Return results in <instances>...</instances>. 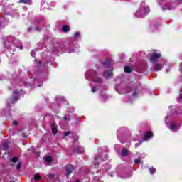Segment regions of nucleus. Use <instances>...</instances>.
I'll return each instance as SVG.
<instances>
[{
    "mask_svg": "<svg viewBox=\"0 0 182 182\" xmlns=\"http://www.w3.org/2000/svg\"><path fill=\"white\" fill-rule=\"evenodd\" d=\"M18 100V91H14V95L11 97L9 98L7 100L8 106H11V105H14Z\"/></svg>",
    "mask_w": 182,
    "mask_h": 182,
    "instance_id": "f257e3e1",
    "label": "nucleus"
},
{
    "mask_svg": "<svg viewBox=\"0 0 182 182\" xmlns=\"http://www.w3.org/2000/svg\"><path fill=\"white\" fill-rule=\"evenodd\" d=\"M70 150L73 151L74 153H79V154H82L85 152V149L77 144H74L71 148Z\"/></svg>",
    "mask_w": 182,
    "mask_h": 182,
    "instance_id": "f03ea898",
    "label": "nucleus"
},
{
    "mask_svg": "<svg viewBox=\"0 0 182 182\" xmlns=\"http://www.w3.org/2000/svg\"><path fill=\"white\" fill-rule=\"evenodd\" d=\"M127 93H130V92H133L137 90V83H134V82H131L129 86L126 88Z\"/></svg>",
    "mask_w": 182,
    "mask_h": 182,
    "instance_id": "7ed1b4c3",
    "label": "nucleus"
},
{
    "mask_svg": "<svg viewBox=\"0 0 182 182\" xmlns=\"http://www.w3.org/2000/svg\"><path fill=\"white\" fill-rule=\"evenodd\" d=\"M161 58V53H155L150 58L151 62H157Z\"/></svg>",
    "mask_w": 182,
    "mask_h": 182,
    "instance_id": "20e7f679",
    "label": "nucleus"
},
{
    "mask_svg": "<svg viewBox=\"0 0 182 182\" xmlns=\"http://www.w3.org/2000/svg\"><path fill=\"white\" fill-rule=\"evenodd\" d=\"M73 170H75L73 165H72V164L66 165L65 171L67 172V176H70V174H72V173H73Z\"/></svg>",
    "mask_w": 182,
    "mask_h": 182,
    "instance_id": "39448f33",
    "label": "nucleus"
},
{
    "mask_svg": "<svg viewBox=\"0 0 182 182\" xmlns=\"http://www.w3.org/2000/svg\"><path fill=\"white\" fill-rule=\"evenodd\" d=\"M153 136H154L153 132L151 131H148L144 135V140L145 141H147V140H149V139H151V137H153Z\"/></svg>",
    "mask_w": 182,
    "mask_h": 182,
    "instance_id": "423d86ee",
    "label": "nucleus"
},
{
    "mask_svg": "<svg viewBox=\"0 0 182 182\" xmlns=\"http://www.w3.org/2000/svg\"><path fill=\"white\" fill-rule=\"evenodd\" d=\"M103 76L104 77H105V79H109L112 77V76H113V73L112 71L111 72L105 71L104 72Z\"/></svg>",
    "mask_w": 182,
    "mask_h": 182,
    "instance_id": "0eeeda50",
    "label": "nucleus"
},
{
    "mask_svg": "<svg viewBox=\"0 0 182 182\" xmlns=\"http://www.w3.org/2000/svg\"><path fill=\"white\" fill-rule=\"evenodd\" d=\"M130 153V154H132V152H130L129 150L124 149L122 150L121 152V156H122V157H127V155Z\"/></svg>",
    "mask_w": 182,
    "mask_h": 182,
    "instance_id": "6e6552de",
    "label": "nucleus"
},
{
    "mask_svg": "<svg viewBox=\"0 0 182 182\" xmlns=\"http://www.w3.org/2000/svg\"><path fill=\"white\" fill-rule=\"evenodd\" d=\"M52 133L53 134H58V129H56V124L55 123H52L50 124Z\"/></svg>",
    "mask_w": 182,
    "mask_h": 182,
    "instance_id": "1a4fd4ad",
    "label": "nucleus"
},
{
    "mask_svg": "<svg viewBox=\"0 0 182 182\" xmlns=\"http://www.w3.org/2000/svg\"><path fill=\"white\" fill-rule=\"evenodd\" d=\"M100 97H101L102 102H106V100H107L109 99V96L107 95V94H106L105 92H102L100 94Z\"/></svg>",
    "mask_w": 182,
    "mask_h": 182,
    "instance_id": "9d476101",
    "label": "nucleus"
},
{
    "mask_svg": "<svg viewBox=\"0 0 182 182\" xmlns=\"http://www.w3.org/2000/svg\"><path fill=\"white\" fill-rule=\"evenodd\" d=\"M144 13L143 11H141V9H139L136 13V16H137L138 18H143V14Z\"/></svg>",
    "mask_w": 182,
    "mask_h": 182,
    "instance_id": "9b49d317",
    "label": "nucleus"
},
{
    "mask_svg": "<svg viewBox=\"0 0 182 182\" xmlns=\"http://www.w3.org/2000/svg\"><path fill=\"white\" fill-rule=\"evenodd\" d=\"M62 31L63 32H65V33L69 32L70 31V27L68 25H65L63 26Z\"/></svg>",
    "mask_w": 182,
    "mask_h": 182,
    "instance_id": "f8f14e48",
    "label": "nucleus"
},
{
    "mask_svg": "<svg viewBox=\"0 0 182 182\" xmlns=\"http://www.w3.org/2000/svg\"><path fill=\"white\" fill-rule=\"evenodd\" d=\"M154 69L155 70H161V69H163V65L161 64H155Z\"/></svg>",
    "mask_w": 182,
    "mask_h": 182,
    "instance_id": "ddd939ff",
    "label": "nucleus"
},
{
    "mask_svg": "<svg viewBox=\"0 0 182 182\" xmlns=\"http://www.w3.org/2000/svg\"><path fill=\"white\" fill-rule=\"evenodd\" d=\"M170 129L174 132V130H178V128H177V125H176V123H172L170 126Z\"/></svg>",
    "mask_w": 182,
    "mask_h": 182,
    "instance_id": "4468645a",
    "label": "nucleus"
},
{
    "mask_svg": "<svg viewBox=\"0 0 182 182\" xmlns=\"http://www.w3.org/2000/svg\"><path fill=\"white\" fill-rule=\"evenodd\" d=\"M53 160L52 156H47L45 158V161H46V163H52Z\"/></svg>",
    "mask_w": 182,
    "mask_h": 182,
    "instance_id": "2eb2a0df",
    "label": "nucleus"
},
{
    "mask_svg": "<svg viewBox=\"0 0 182 182\" xmlns=\"http://www.w3.org/2000/svg\"><path fill=\"white\" fill-rule=\"evenodd\" d=\"M150 12V9L147 6L144 7L143 13L144 15H147V14Z\"/></svg>",
    "mask_w": 182,
    "mask_h": 182,
    "instance_id": "dca6fc26",
    "label": "nucleus"
},
{
    "mask_svg": "<svg viewBox=\"0 0 182 182\" xmlns=\"http://www.w3.org/2000/svg\"><path fill=\"white\" fill-rule=\"evenodd\" d=\"M102 65L105 66V68H109L110 66V61L105 60L104 63H102Z\"/></svg>",
    "mask_w": 182,
    "mask_h": 182,
    "instance_id": "f3484780",
    "label": "nucleus"
},
{
    "mask_svg": "<svg viewBox=\"0 0 182 182\" xmlns=\"http://www.w3.org/2000/svg\"><path fill=\"white\" fill-rule=\"evenodd\" d=\"M124 70L126 73H130L132 72V68H130V67L126 66L124 67Z\"/></svg>",
    "mask_w": 182,
    "mask_h": 182,
    "instance_id": "a211bd4d",
    "label": "nucleus"
},
{
    "mask_svg": "<svg viewBox=\"0 0 182 182\" xmlns=\"http://www.w3.org/2000/svg\"><path fill=\"white\" fill-rule=\"evenodd\" d=\"M19 161V158L15 156L11 158V161H12V163H18V161Z\"/></svg>",
    "mask_w": 182,
    "mask_h": 182,
    "instance_id": "6ab92c4d",
    "label": "nucleus"
},
{
    "mask_svg": "<svg viewBox=\"0 0 182 182\" xmlns=\"http://www.w3.org/2000/svg\"><path fill=\"white\" fill-rule=\"evenodd\" d=\"M157 26H159V24H155V25H153L152 26H151L150 29H151V32H154V31L156 29H157Z\"/></svg>",
    "mask_w": 182,
    "mask_h": 182,
    "instance_id": "aec40b11",
    "label": "nucleus"
},
{
    "mask_svg": "<svg viewBox=\"0 0 182 182\" xmlns=\"http://www.w3.org/2000/svg\"><path fill=\"white\" fill-rule=\"evenodd\" d=\"M3 147L4 150H7V149L9 147V144L8 142H4Z\"/></svg>",
    "mask_w": 182,
    "mask_h": 182,
    "instance_id": "412c9836",
    "label": "nucleus"
},
{
    "mask_svg": "<svg viewBox=\"0 0 182 182\" xmlns=\"http://www.w3.org/2000/svg\"><path fill=\"white\" fill-rule=\"evenodd\" d=\"M93 82H96L97 83H102V79H100V78H93Z\"/></svg>",
    "mask_w": 182,
    "mask_h": 182,
    "instance_id": "4be33fe9",
    "label": "nucleus"
},
{
    "mask_svg": "<svg viewBox=\"0 0 182 182\" xmlns=\"http://www.w3.org/2000/svg\"><path fill=\"white\" fill-rule=\"evenodd\" d=\"M21 167H22V162H18L16 166V170H21Z\"/></svg>",
    "mask_w": 182,
    "mask_h": 182,
    "instance_id": "5701e85b",
    "label": "nucleus"
},
{
    "mask_svg": "<svg viewBox=\"0 0 182 182\" xmlns=\"http://www.w3.org/2000/svg\"><path fill=\"white\" fill-rule=\"evenodd\" d=\"M149 171L151 174H154V173H156V168H154V167H151L149 168Z\"/></svg>",
    "mask_w": 182,
    "mask_h": 182,
    "instance_id": "b1692460",
    "label": "nucleus"
},
{
    "mask_svg": "<svg viewBox=\"0 0 182 182\" xmlns=\"http://www.w3.org/2000/svg\"><path fill=\"white\" fill-rule=\"evenodd\" d=\"M34 180H36V181H38V180H41V175L39 174H36L34 176Z\"/></svg>",
    "mask_w": 182,
    "mask_h": 182,
    "instance_id": "393cba45",
    "label": "nucleus"
},
{
    "mask_svg": "<svg viewBox=\"0 0 182 182\" xmlns=\"http://www.w3.org/2000/svg\"><path fill=\"white\" fill-rule=\"evenodd\" d=\"M90 75H92L94 76V77H96L97 76V73H96L95 72V70H91V71H90Z\"/></svg>",
    "mask_w": 182,
    "mask_h": 182,
    "instance_id": "a878e982",
    "label": "nucleus"
},
{
    "mask_svg": "<svg viewBox=\"0 0 182 182\" xmlns=\"http://www.w3.org/2000/svg\"><path fill=\"white\" fill-rule=\"evenodd\" d=\"M30 0H20L18 2L19 4H28Z\"/></svg>",
    "mask_w": 182,
    "mask_h": 182,
    "instance_id": "bb28decb",
    "label": "nucleus"
},
{
    "mask_svg": "<svg viewBox=\"0 0 182 182\" xmlns=\"http://www.w3.org/2000/svg\"><path fill=\"white\" fill-rule=\"evenodd\" d=\"M140 161H141V159H135L134 160V163L136 164H139Z\"/></svg>",
    "mask_w": 182,
    "mask_h": 182,
    "instance_id": "cd10ccee",
    "label": "nucleus"
},
{
    "mask_svg": "<svg viewBox=\"0 0 182 182\" xmlns=\"http://www.w3.org/2000/svg\"><path fill=\"white\" fill-rule=\"evenodd\" d=\"M80 36V32H77L75 34V38H79Z\"/></svg>",
    "mask_w": 182,
    "mask_h": 182,
    "instance_id": "c85d7f7f",
    "label": "nucleus"
},
{
    "mask_svg": "<svg viewBox=\"0 0 182 182\" xmlns=\"http://www.w3.org/2000/svg\"><path fill=\"white\" fill-rule=\"evenodd\" d=\"M178 100H182V90H181V92H180L179 97H178Z\"/></svg>",
    "mask_w": 182,
    "mask_h": 182,
    "instance_id": "c756f323",
    "label": "nucleus"
},
{
    "mask_svg": "<svg viewBox=\"0 0 182 182\" xmlns=\"http://www.w3.org/2000/svg\"><path fill=\"white\" fill-rule=\"evenodd\" d=\"M64 120H67L68 122H69V120H70V117H65L63 118Z\"/></svg>",
    "mask_w": 182,
    "mask_h": 182,
    "instance_id": "7c9ffc66",
    "label": "nucleus"
},
{
    "mask_svg": "<svg viewBox=\"0 0 182 182\" xmlns=\"http://www.w3.org/2000/svg\"><path fill=\"white\" fill-rule=\"evenodd\" d=\"M70 134V132H66L64 133V136H69Z\"/></svg>",
    "mask_w": 182,
    "mask_h": 182,
    "instance_id": "2f4dec72",
    "label": "nucleus"
},
{
    "mask_svg": "<svg viewBox=\"0 0 182 182\" xmlns=\"http://www.w3.org/2000/svg\"><path fill=\"white\" fill-rule=\"evenodd\" d=\"M91 90H92V93H95V92H96V90H95V87H92Z\"/></svg>",
    "mask_w": 182,
    "mask_h": 182,
    "instance_id": "473e14b6",
    "label": "nucleus"
},
{
    "mask_svg": "<svg viewBox=\"0 0 182 182\" xmlns=\"http://www.w3.org/2000/svg\"><path fill=\"white\" fill-rule=\"evenodd\" d=\"M13 124H14L15 126L18 125V121H14L13 122Z\"/></svg>",
    "mask_w": 182,
    "mask_h": 182,
    "instance_id": "72a5a7b5",
    "label": "nucleus"
},
{
    "mask_svg": "<svg viewBox=\"0 0 182 182\" xmlns=\"http://www.w3.org/2000/svg\"><path fill=\"white\" fill-rule=\"evenodd\" d=\"M36 31H38L39 32H40V31H41V28H39V27H36V28H35Z\"/></svg>",
    "mask_w": 182,
    "mask_h": 182,
    "instance_id": "f704fd0d",
    "label": "nucleus"
},
{
    "mask_svg": "<svg viewBox=\"0 0 182 182\" xmlns=\"http://www.w3.org/2000/svg\"><path fill=\"white\" fill-rule=\"evenodd\" d=\"M140 144H141V143H139V144H135V147H137V146H140Z\"/></svg>",
    "mask_w": 182,
    "mask_h": 182,
    "instance_id": "c9c22d12",
    "label": "nucleus"
},
{
    "mask_svg": "<svg viewBox=\"0 0 182 182\" xmlns=\"http://www.w3.org/2000/svg\"><path fill=\"white\" fill-rule=\"evenodd\" d=\"M53 177H55L54 175H50V178H53Z\"/></svg>",
    "mask_w": 182,
    "mask_h": 182,
    "instance_id": "e433bc0d",
    "label": "nucleus"
},
{
    "mask_svg": "<svg viewBox=\"0 0 182 182\" xmlns=\"http://www.w3.org/2000/svg\"><path fill=\"white\" fill-rule=\"evenodd\" d=\"M19 48H20L21 50H23V46H20Z\"/></svg>",
    "mask_w": 182,
    "mask_h": 182,
    "instance_id": "4c0bfd02",
    "label": "nucleus"
},
{
    "mask_svg": "<svg viewBox=\"0 0 182 182\" xmlns=\"http://www.w3.org/2000/svg\"><path fill=\"white\" fill-rule=\"evenodd\" d=\"M178 2H179V4H182V0H178Z\"/></svg>",
    "mask_w": 182,
    "mask_h": 182,
    "instance_id": "58836bf2",
    "label": "nucleus"
},
{
    "mask_svg": "<svg viewBox=\"0 0 182 182\" xmlns=\"http://www.w3.org/2000/svg\"><path fill=\"white\" fill-rule=\"evenodd\" d=\"M31 56H33V51H31Z\"/></svg>",
    "mask_w": 182,
    "mask_h": 182,
    "instance_id": "ea45409f",
    "label": "nucleus"
},
{
    "mask_svg": "<svg viewBox=\"0 0 182 182\" xmlns=\"http://www.w3.org/2000/svg\"><path fill=\"white\" fill-rule=\"evenodd\" d=\"M41 63H42V62L39 61V65H41Z\"/></svg>",
    "mask_w": 182,
    "mask_h": 182,
    "instance_id": "a19ab883",
    "label": "nucleus"
},
{
    "mask_svg": "<svg viewBox=\"0 0 182 182\" xmlns=\"http://www.w3.org/2000/svg\"><path fill=\"white\" fill-rule=\"evenodd\" d=\"M141 5H144V3H141Z\"/></svg>",
    "mask_w": 182,
    "mask_h": 182,
    "instance_id": "79ce46f5",
    "label": "nucleus"
}]
</instances>
